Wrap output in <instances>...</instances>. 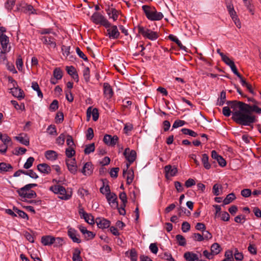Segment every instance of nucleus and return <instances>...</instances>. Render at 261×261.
Listing matches in <instances>:
<instances>
[{
  "label": "nucleus",
  "mask_w": 261,
  "mask_h": 261,
  "mask_svg": "<svg viewBox=\"0 0 261 261\" xmlns=\"http://www.w3.org/2000/svg\"><path fill=\"white\" fill-rule=\"evenodd\" d=\"M14 139L23 145L25 146H28L29 145V139L27 137L24 138L22 136H19L15 137Z\"/></svg>",
  "instance_id": "37"
},
{
  "label": "nucleus",
  "mask_w": 261,
  "mask_h": 261,
  "mask_svg": "<svg viewBox=\"0 0 261 261\" xmlns=\"http://www.w3.org/2000/svg\"><path fill=\"white\" fill-rule=\"evenodd\" d=\"M47 131L49 135H57V129L55 125H50L47 128Z\"/></svg>",
  "instance_id": "55"
},
{
  "label": "nucleus",
  "mask_w": 261,
  "mask_h": 261,
  "mask_svg": "<svg viewBox=\"0 0 261 261\" xmlns=\"http://www.w3.org/2000/svg\"><path fill=\"white\" fill-rule=\"evenodd\" d=\"M15 3V0H8L5 4L6 8L8 10H11Z\"/></svg>",
  "instance_id": "64"
},
{
  "label": "nucleus",
  "mask_w": 261,
  "mask_h": 261,
  "mask_svg": "<svg viewBox=\"0 0 261 261\" xmlns=\"http://www.w3.org/2000/svg\"><path fill=\"white\" fill-rule=\"evenodd\" d=\"M11 102L17 110H20L21 111H24L25 110V106L24 103H22L20 105H19L16 100H11Z\"/></svg>",
  "instance_id": "50"
},
{
  "label": "nucleus",
  "mask_w": 261,
  "mask_h": 261,
  "mask_svg": "<svg viewBox=\"0 0 261 261\" xmlns=\"http://www.w3.org/2000/svg\"><path fill=\"white\" fill-rule=\"evenodd\" d=\"M240 104V111L233 113L234 121L242 125L251 126L256 121L255 116L251 112L261 114V108L258 107L256 104L252 106L244 102Z\"/></svg>",
  "instance_id": "1"
},
{
  "label": "nucleus",
  "mask_w": 261,
  "mask_h": 261,
  "mask_svg": "<svg viewBox=\"0 0 261 261\" xmlns=\"http://www.w3.org/2000/svg\"><path fill=\"white\" fill-rule=\"evenodd\" d=\"M60 189H61L58 194L61 195L59 196V198L62 200H65L69 199L71 198V195L66 193V189L64 187L62 186Z\"/></svg>",
  "instance_id": "29"
},
{
  "label": "nucleus",
  "mask_w": 261,
  "mask_h": 261,
  "mask_svg": "<svg viewBox=\"0 0 261 261\" xmlns=\"http://www.w3.org/2000/svg\"><path fill=\"white\" fill-rule=\"evenodd\" d=\"M68 236L74 243H81V240L79 238V234L76 230L72 228H68Z\"/></svg>",
  "instance_id": "15"
},
{
  "label": "nucleus",
  "mask_w": 261,
  "mask_h": 261,
  "mask_svg": "<svg viewBox=\"0 0 261 261\" xmlns=\"http://www.w3.org/2000/svg\"><path fill=\"white\" fill-rule=\"evenodd\" d=\"M16 6V9L18 11L29 13L30 14L35 13V10L33 7L31 5L25 3L24 2H21L18 4Z\"/></svg>",
  "instance_id": "6"
},
{
  "label": "nucleus",
  "mask_w": 261,
  "mask_h": 261,
  "mask_svg": "<svg viewBox=\"0 0 261 261\" xmlns=\"http://www.w3.org/2000/svg\"><path fill=\"white\" fill-rule=\"evenodd\" d=\"M236 198L235 195L233 193H230L227 195L223 200L224 204H228Z\"/></svg>",
  "instance_id": "42"
},
{
  "label": "nucleus",
  "mask_w": 261,
  "mask_h": 261,
  "mask_svg": "<svg viewBox=\"0 0 261 261\" xmlns=\"http://www.w3.org/2000/svg\"><path fill=\"white\" fill-rule=\"evenodd\" d=\"M120 199L121 200L124 206H126L127 202L126 194L125 192H121L119 195Z\"/></svg>",
  "instance_id": "60"
},
{
  "label": "nucleus",
  "mask_w": 261,
  "mask_h": 261,
  "mask_svg": "<svg viewBox=\"0 0 261 261\" xmlns=\"http://www.w3.org/2000/svg\"><path fill=\"white\" fill-rule=\"evenodd\" d=\"M123 174L124 177L126 176V182L127 184L130 185L134 179V172L132 169L128 170H123Z\"/></svg>",
  "instance_id": "21"
},
{
  "label": "nucleus",
  "mask_w": 261,
  "mask_h": 261,
  "mask_svg": "<svg viewBox=\"0 0 261 261\" xmlns=\"http://www.w3.org/2000/svg\"><path fill=\"white\" fill-rule=\"evenodd\" d=\"M103 87L105 96L108 99L111 98L113 95V91L111 86L109 83H104Z\"/></svg>",
  "instance_id": "19"
},
{
  "label": "nucleus",
  "mask_w": 261,
  "mask_h": 261,
  "mask_svg": "<svg viewBox=\"0 0 261 261\" xmlns=\"http://www.w3.org/2000/svg\"><path fill=\"white\" fill-rule=\"evenodd\" d=\"M103 186L100 188V192L104 194H108L109 193H111L110 191V188L108 185H107L106 186H105V182H103Z\"/></svg>",
  "instance_id": "52"
},
{
  "label": "nucleus",
  "mask_w": 261,
  "mask_h": 261,
  "mask_svg": "<svg viewBox=\"0 0 261 261\" xmlns=\"http://www.w3.org/2000/svg\"><path fill=\"white\" fill-rule=\"evenodd\" d=\"M106 198L109 203L112 206H115V207H118V204L117 201V197L114 193L106 194Z\"/></svg>",
  "instance_id": "18"
},
{
  "label": "nucleus",
  "mask_w": 261,
  "mask_h": 261,
  "mask_svg": "<svg viewBox=\"0 0 261 261\" xmlns=\"http://www.w3.org/2000/svg\"><path fill=\"white\" fill-rule=\"evenodd\" d=\"M82 172L85 175H90L93 172L92 164L90 162H87L84 166Z\"/></svg>",
  "instance_id": "25"
},
{
  "label": "nucleus",
  "mask_w": 261,
  "mask_h": 261,
  "mask_svg": "<svg viewBox=\"0 0 261 261\" xmlns=\"http://www.w3.org/2000/svg\"><path fill=\"white\" fill-rule=\"evenodd\" d=\"M13 210L15 213H16L20 217L23 218V219H28L29 217L28 215L23 211L21 210H18L17 207H14Z\"/></svg>",
  "instance_id": "46"
},
{
  "label": "nucleus",
  "mask_w": 261,
  "mask_h": 261,
  "mask_svg": "<svg viewBox=\"0 0 261 261\" xmlns=\"http://www.w3.org/2000/svg\"><path fill=\"white\" fill-rule=\"evenodd\" d=\"M53 241H55L54 237L50 236H45L41 238V243L44 246H50L53 244Z\"/></svg>",
  "instance_id": "28"
},
{
  "label": "nucleus",
  "mask_w": 261,
  "mask_h": 261,
  "mask_svg": "<svg viewBox=\"0 0 261 261\" xmlns=\"http://www.w3.org/2000/svg\"><path fill=\"white\" fill-rule=\"evenodd\" d=\"M202 163L203 164L204 167L206 169H210L211 166L208 162V156L207 154L204 153L202 154V158L201 159Z\"/></svg>",
  "instance_id": "34"
},
{
  "label": "nucleus",
  "mask_w": 261,
  "mask_h": 261,
  "mask_svg": "<svg viewBox=\"0 0 261 261\" xmlns=\"http://www.w3.org/2000/svg\"><path fill=\"white\" fill-rule=\"evenodd\" d=\"M246 221V218L245 216L242 215H238L234 218V221L238 223H243Z\"/></svg>",
  "instance_id": "63"
},
{
  "label": "nucleus",
  "mask_w": 261,
  "mask_h": 261,
  "mask_svg": "<svg viewBox=\"0 0 261 261\" xmlns=\"http://www.w3.org/2000/svg\"><path fill=\"white\" fill-rule=\"evenodd\" d=\"M142 10L148 19L151 21H159L161 20L164 15L161 12H159L153 7L148 5H143Z\"/></svg>",
  "instance_id": "2"
},
{
  "label": "nucleus",
  "mask_w": 261,
  "mask_h": 261,
  "mask_svg": "<svg viewBox=\"0 0 261 261\" xmlns=\"http://www.w3.org/2000/svg\"><path fill=\"white\" fill-rule=\"evenodd\" d=\"M222 189V186L217 184H215L213 187V193L216 196L220 195L221 192L220 190Z\"/></svg>",
  "instance_id": "47"
},
{
  "label": "nucleus",
  "mask_w": 261,
  "mask_h": 261,
  "mask_svg": "<svg viewBox=\"0 0 261 261\" xmlns=\"http://www.w3.org/2000/svg\"><path fill=\"white\" fill-rule=\"evenodd\" d=\"M81 251L79 248H75L73 250L72 255L73 261H83V259L81 256Z\"/></svg>",
  "instance_id": "31"
},
{
  "label": "nucleus",
  "mask_w": 261,
  "mask_h": 261,
  "mask_svg": "<svg viewBox=\"0 0 261 261\" xmlns=\"http://www.w3.org/2000/svg\"><path fill=\"white\" fill-rule=\"evenodd\" d=\"M224 256L225 257V259L233 261V251L230 250H226L225 252Z\"/></svg>",
  "instance_id": "54"
},
{
  "label": "nucleus",
  "mask_w": 261,
  "mask_h": 261,
  "mask_svg": "<svg viewBox=\"0 0 261 261\" xmlns=\"http://www.w3.org/2000/svg\"><path fill=\"white\" fill-rule=\"evenodd\" d=\"M175 237L178 245L185 246L186 245V241L184 236L181 234H177Z\"/></svg>",
  "instance_id": "41"
},
{
  "label": "nucleus",
  "mask_w": 261,
  "mask_h": 261,
  "mask_svg": "<svg viewBox=\"0 0 261 261\" xmlns=\"http://www.w3.org/2000/svg\"><path fill=\"white\" fill-rule=\"evenodd\" d=\"M107 29L108 36L110 39H116L119 38L120 33L116 25H111Z\"/></svg>",
  "instance_id": "10"
},
{
  "label": "nucleus",
  "mask_w": 261,
  "mask_h": 261,
  "mask_svg": "<svg viewBox=\"0 0 261 261\" xmlns=\"http://www.w3.org/2000/svg\"><path fill=\"white\" fill-rule=\"evenodd\" d=\"M40 39L48 48H55L57 47L56 40L51 36H42L40 38Z\"/></svg>",
  "instance_id": "7"
},
{
  "label": "nucleus",
  "mask_w": 261,
  "mask_h": 261,
  "mask_svg": "<svg viewBox=\"0 0 261 261\" xmlns=\"http://www.w3.org/2000/svg\"><path fill=\"white\" fill-rule=\"evenodd\" d=\"M186 122L184 120H177L174 121L172 127L174 128H176L177 127H180L185 125Z\"/></svg>",
  "instance_id": "62"
},
{
  "label": "nucleus",
  "mask_w": 261,
  "mask_h": 261,
  "mask_svg": "<svg viewBox=\"0 0 261 261\" xmlns=\"http://www.w3.org/2000/svg\"><path fill=\"white\" fill-rule=\"evenodd\" d=\"M160 256L161 258L163 259L168 261H175V259L172 257L170 253L165 252L163 254L160 255Z\"/></svg>",
  "instance_id": "56"
},
{
  "label": "nucleus",
  "mask_w": 261,
  "mask_h": 261,
  "mask_svg": "<svg viewBox=\"0 0 261 261\" xmlns=\"http://www.w3.org/2000/svg\"><path fill=\"white\" fill-rule=\"evenodd\" d=\"M138 29L139 34H141L144 38L149 40H155L159 37L158 32L152 31L147 28L138 25Z\"/></svg>",
  "instance_id": "3"
},
{
  "label": "nucleus",
  "mask_w": 261,
  "mask_h": 261,
  "mask_svg": "<svg viewBox=\"0 0 261 261\" xmlns=\"http://www.w3.org/2000/svg\"><path fill=\"white\" fill-rule=\"evenodd\" d=\"M240 103H244L241 101H227L226 103L230 107V108L232 109V119L234 121L233 118V113L235 112H237L240 111Z\"/></svg>",
  "instance_id": "14"
},
{
  "label": "nucleus",
  "mask_w": 261,
  "mask_h": 261,
  "mask_svg": "<svg viewBox=\"0 0 261 261\" xmlns=\"http://www.w3.org/2000/svg\"><path fill=\"white\" fill-rule=\"evenodd\" d=\"M11 93L14 97L17 98L19 100H21L24 97V93L23 91L18 87H15V86L11 88Z\"/></svg>",
  "instance_id": "17"
},
{
  "label": "nucleus",
  "mask_w": 261,
  "mask_h": 261,
  "mask_svg": "<svg viewBox=\"0 0 261 261\" xmlns=\"http://www.w3.org/2000/svg\"><path fill=\"white\" fill-rule=\"evenodd\" d=\"M222 60L230 68L235 65L234 63L228 57L226 56L224 54L221 55Z\"/></svg>",
  "instance_id": "32"
},
{
  "label": "nucleus",
  "mask_w": 261,
  "mask_h": 261,
  "mask_svg": "<svg viewBox=\"0 0 261 261\" xmlns=\"http://www.w3.org/2000/svg\"><path fill=\"white\" fill-rule=\"evenodd\" d=\"M78 228L87 240H91L95 237V234L92 231L88 230L86 227L80 225L78 226Z\"/></svg>",
  "instance_id": "16"
},
{
  "label": "nucleus",
  "mask_w": 261,
  "mask_h": 261,
  "mask_svg": "<svg viewBox=\"0 0 261 261\" xmlns=\"http://www.w3.org/2000/svg\"><path fill=\"white\" fill-rule=\"evenodd\" d=\"M37 186V185L36 184H29L17 190V192L18 195H24V193H27V192L31 190V189L32 188L35 187Z\"/></svg>",
  "instance_id": "22"
},
{
  "label": "nucleus",
  "mask_w": 261,
  "mask_h": 261,
  "mask_svg": "<svg viewBox=\"0 0 261 261\" xmlns=\"http://www.w3.org/2000/svg\"><path fill=\"white\" fill-rule=\"evenodd\" d=\"M20 197L23 198H27L29 199L35 198L37 195L36 192L33 190H30L27 193H24V195H19Z\"/></svg>",
  "instance_id": "40"
},
{
  "label": "nucleus",
  "mask_w": 261,
  "mask_h": 261,
  "mask_svg": "<svg viewBox=\"0 0 261 261\" xmlns=\"http://www.w3.org/2000/svg\"><path fill=\"white\" fill-rule=\"evenodd\" d=\"M70 47L63 45L61 47L62 54L64 56L67 57L70 54Z\"/></svg>",
  "instance_id": "57"
},
{
  "label": "nucleus",
  "mask_w": 261,
  "mask_h": 261,
  "mask_svg": "<svg viewBox=\"0 0 261 261\" xmlns=\"http://www.w3.org/2000/svg\"><path fill=\"white\" fill-rule=\"evenodd\" d=\"M3 143L5 144L11 146L12 145V142L11 139L7 134H2L1 140Z\"/></svg>",
  "instance_id": "36"
},
{
  "label": "nucleus",
  "mask_w": 261,
  "mask_h": 261,
  "mask_svg": "<svg viewBox=\"0 0 261 261\" xmlns=\"http://www.w3.org/2000/svg\"><path fill=\"white\" fill-rule=\"evenodd\" d=\"M82 218H83L85 221L89 224H94L95 221H94L93 216L91 214L87 213L84 214V216Z\"/></svg>",
  "instance_id": "35"
},
{
  "label": "nucleus",
  "mask_w": 261,
  "mask_h": 261,
  "mask_svg": "<svg viewBox=\"0 0 261 261\" xmlns=\"http://www.w3.org/2000/svg\"><path fill=\"white\" fill-rule=\"evenodd\" d=\"M58 153L54 150H49L45 152V158L51 161L56 160L58 158Z\"/></svg>",
  "instance_id": "26"
},
{
  "label": "nucleus",
  "mask_w": 261,
  "mask_h": 261,
  "mask_svg": "<svg viewBox=\"0 0 261 261\" xmlns=\"http://www.w3.org/2000/svg\"><path fill=\"white\" fill-rule=\"evenodd\" d=\"M75 153V151L73 147H68L66 149L65 154L68 158H71L74 155Z\"/></svg>",
  "instance_id": "51"
},
{
  "label": "nucleus",
  "mask_w": 261,
  "mask_h": 261,
  "mask_svg": "<svg viewBox=\"0 0 261 261\" xmlns=\"http://www.w3.org/2000/svg\"><path fill=\"white\" fill-rule=\"evenodd\" d=\"M95 150V145L94 143H91L88 145H86L84 149V153L86 154H89L91 152H94Z\"/></svg>",
  "instance_id": "38"
},
{
  "label": "nucleus",
  "mask_w": 261,
  "mask_h": 261,
  "mask_svg": "<svg viewBox=\"0 0 261 261\" xmlns=\"http://www.w3.org/2000/svg\"><path fill=\"white\" fill-rule=\"evenodd\" d=\"M226 93L224 91L221 92L220 98L218 100L217 105L221 106H223L225 102Z\"/></svg>",
  "instance_id": "43"
},
{
  "label": "nucleus",
  "mask_w": 261,
  "mask_h": 261,
  "mask_svg": "<svg viewBox=\"0 0 261 261\" xmlns=\"http://www.w3.org/2000/svg\"><path fill=\"white\" fill-rule=\"evenodd\" d=\"M58 101L56 99H55L50 103L49 109L51 111H55L58 109Z\"/></svg>",
  "instance_id": "59"
},
{
  "label": "nucleus",
  "mask_w": 261,
  "mask_h": 261,
  "mask_svg": "<svg viewBox=\"0 0 261 261\" xmlns=\"http://www.w3.org/2000/svg\"><path fill=\"white\" fill-rule=\"evenodd\" d=\"M6 32V29L4 27L0 28V43L2 48L4 49L5 52H9L10 50L11 46H9V38L5 34L4 32Z\"/></svg>",
  "instance_id": "5"
},
{
  "label": "nucleus",
  "mask_w": 261,
  "mask_h": 261,
  "mask_svg": "<svg viewBox=\"0 0 261 261\" xmlns=\"http://www.w3.org/2000/svg\"><path fill=\"white\" fill-rule=\"evenodd\" d=\"M169 38L172 41L175 42L178 47H180L181 49H185L186 47L184 46L181 41L175 36L173 35H170L169 36Z\"/></svg>",
  "instance_id": "33"
},
{
  "label": "nucleus",
  "mask_w": 261,
  "mask_h": 261,
  "mask_svg": "<svg viewBox=\"0 0 261 261\" xmlns=\"http://www.w3.org/2000/svg\"><path fill=\"white\" fill-rule=\"evenodd\" d=\"M34 161V158L33 157H29L24 163L23 168L27 169H29L32 166Z\"/></svg>",
  "instance_id": "49"
},
{
  "label": "nucleus",
  "mask_w": 261,
  "mask_h": 261,
  "mask_svg": "<svg viewBox=\"0 0 261 261\" xmlns=\"http://www.w3.org/2000/svg\"><path fill=\"white\" fill-rule=\"evenodd\" d=\"M184 257L187 261H202V259L199 258L197 254L193 252H185Z\"/></svg>",
  "instance_id": "20"
},
{
  "label": "nucleus",
  "mask_w": 261,
  "mask_h": 261,
  "mask_svg": "<svg viewBox=\"0 0 261 261\" xmlns=\"http://www.w3.org/2000/svg\"><path fill=\"white\" fill-rule=\"evenodd\" d=\"M13 167L10 164L4 162L0 163V173H4L12 171Z\"/></svg>",
  "instance_id": "27"
},
{
  "label": "nucleus",
  "mask_w": 261,
  "mask_h": 261,
  "mask_svg": "<svg viewBox=\"0 0 261 261\" xmlns=\"http://www.w3.org/2000/svg\"><path fill=\"white\" fill-rule=\"evenodd\" d=\"M37 169L41 172L48 174L51 172V168L49 166L45 163L40 164L37 166Z\"/></svg>",
  "instance_id": "23"
},
{
  "label": "nucleus",
  "mask_w": 261,
  "mask_h": 261,
  "mask_svg": "<svg viewBox=\"0 0 261 261\" xmlns=\"http://www.w3.org/2000/svg\"><path fill=\"white\" fill-rule=\"evenodd\" d=\"M91 20L95 24H100L106 28H109L111 23L109 21L101 14L98 12H95L91 16Z\"/></svg>",
  "instance_id": "4"
},
{
  "label": "nucleus",
  "mask_w": 261,
  "mask_h": 261,
  "mask_svg": "<svg viewBox=\"0 0 261 261\" xmlns=\"http://www.w3.org/2000/svg\"><path fill=\"white\" fill-rule=\"evenodd\" d=\"M83 76L85 81L87 83L90 81V69L89 67H86L83 70Z\"/></svg>",
  "instance_id": "45"
},
{
  "label": "nucleus",
  "mask_w": 261,
  "mask_h": 261,
  "mask_svg": "<svg viewBox=\"0 0 261 261\" xmlns=\"http://www.w3.org/2000/svg\"><path fill=\"white\" fill-rule=\"evenodd\" d=\"M129 257L131 261L137 260V253L135 249H132L130 250Z\"/></svg>",
  "instance_id": "53"
},
{
  "label": "nucleus",
  "mask_w": 261,
  "mask_h": 261,
  "mask_svg": "<svg viewBox=\"0 0 261 261\" xmlns=\"http://www.w3.org/2000/svg\"><path fill=\"white\" fill-rule=\"evenodd\" d=\"M164 170L165 172V176L167 179L175 176L177 173V168L175 166H172L170 165L166 166L164 167Z\"/></svg>",
  "instance_id": "11"
},
{
  "label": "nucleus",
  "mask_w": 261,
  "mask_h": 261,
  "mask_svg": "<svg viewBox=\"0 0 261 261\" xmlns=\"http://www.w3.org/2000/svg\"><path fill=\"white\" fill-rule=\"evenodd\" d=\"M95 223L98 227L101 229L107 228L111 224V222L104 218H96Z\"/></svg>",
  "instance_id": "13"
},
{
  "label": "nucleus",
  "mask_w": 261,
  "mask_h": 261,
  "mask_svg": "<svg viewBox=\"0 0 261 261\" xmlns=\"http://www.w3.org/2000/svg\"><path fill=\"white\" fill-rule=\"evenodd\" d=\"M87 114L88 116H90L92 114L93 120L94 121H97L99 117L98 111L96 108H94L92 110L91 107L88 108L87 111Z\"/></svg>",
  "instance_id": "24"
},
{
  "label": "nucleus",
  "mask_w": 261,
  "mask_h": 261,
  "mask_svg": "<svg viewBox=\"0 0 261 261\" xmlns=\"http://www.w3.org/2000/svg\"><path fill=\"white\" fill-rule=\"evenodd\" d=\"M54 76L56 80H60L63 76L62 70L59 68H56L54 70Z\"/></svg>",
  "instance_id": "44"
},
{
  "label": "nucleus",
  "mask_w": 261,
  "mask_h": 261,
  "mask_svg": "<svg viewBox=\"0 0 261 261\" xmlns=\"http://www.w3.org/2000/svg\"><path fill=\"white\" fill-rule=\"evenodd\" d=\"M16 65L19 71H21L23 67V61L20 55L17 57L16 61Z\"/></svg>",
  "instance_id": "48"
},
{
  "label": "nucleus",
  "mask_w": 261,
  "mask_h": 261,
  "mask_svg": "<svg viewBox=\"0 0 261 261\" xmlns=\"http://www.w3.org/2000/svg\"><path fill=\"white\" fill-rule=\"evenodd\" d=\"M119 140L118 137L116 135L113 136L110 135H106L103 137V142L105 144L109 146H115Z\"/></svg>",
  "instance_id": "9"
},
{
  "label": "nucleus",
  "mask_w": 261,
  "mask_h": 261,
  "mask_svg": "<svg viewBox=\"0 0 261 261\" xmlns=\"http://www.w3.org/2000/svg\"><path fill=\"white\" fill-rule=\"evenodd\" d=\"M211 251L213 255L218 254L221 251L220 245L217 243L213 244L211 247Z\"/></svg>",
  "instance_id": "30"
},
{
  "label": "nucleus",
  "mask_w": 261,
  "mask_h": 261,
  "mask_svg": "<svg viewBox=\"0 0 261 261\" xmlns=\"http://www.w3.org/2000/svg\"><path fill=\"white\" fill-rule=\"evenodd\" d=\"M123 155L126 160L130 163H133L136 159L137 153L134 150H130L129 148H126L124 152Z\"/></svg>",
  "instance_id": "8"
},
{
  "label": "nucleus",
  "mask_w": 261,
  "mask_h": 261,
  "mask_svg": "<svg viewBox=\"0 0 261 261\" xmlns=\"http://www.w3.org/2000/svg\"><path fill=\"white\" fill-rule=\"evenodd\" d=\"M68 170L72 174H75L77 171V166L75 159H68L66 160Z\"/></svg>",
  "instance_id": "12"
},
{
  "label": "nucleus",
  "mask_w": 261,
  "mask_h": 261,
  "mask_svg": "<svg viewBox=\"0 0 261 261\" xmlns=\"http://www.w3.org/2000/svg\"><path fill=\"white\" fill-rule=\"evenodd\" d=\"M111 15L110 16V18H113V19L115 21L117 19L119 14V12L116 9L114 8H112L111 10Z\"/></svg>",
  "instance_id": "58"
},
{
  "label": "nucleus",
  "mask_w": 261,
  "mask_h": 261,
  "mask_svg": "<svg viewBox=\"0 0 261 261\" xmlns=\"http://www.w3.org/2000/svg\"><path fill=\"white\" fill-rule=\"evenodd\" d=\"M181 131L184 134L189 135L191 137H196L198 136L197 133L189 128H184L181 129Z\"/></svg>",
  "instance_id": "39"
},
{
  "label": "nucleus",
  "mask_w": 261,
  "mask_h": 261,
  "mask_svg": "<svg viewBox=\"0 0 261 261\" xmlns=\"http://www.w3.org/2000/svg\"><path fill=\"white\" fill-rule=\"evenodd\" d=\"M65 135L63 134H61L56 139V143L59 145H62L64 144L65 142Z\"/></svg>",
  "instance_id": "61"
}]
</instances>
